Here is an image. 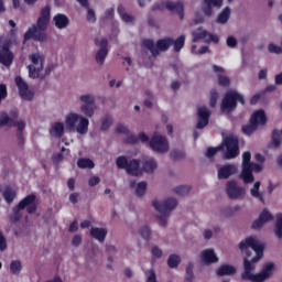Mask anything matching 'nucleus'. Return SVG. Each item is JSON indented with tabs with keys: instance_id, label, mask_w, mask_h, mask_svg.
<instances>
[{
	"instance_id": "4",
	"label": "nucleus",
	"mask_w": 282,
	"mask_h": 282,
	"mask_svg": "<svg viewBox=\"0 0 282 282\" xmlns=\"http://www.w3.org/2000/svg\"><path fill=\"white\" fill-rule=\"evenodd\" d=\"M36 196L35 194H29L20 203L13 207V214L10 215L11 224H17L21 220L22 214L21 212L26 208V213L29 215H34L37 209V205L35 203Z\"/></svg>"
},
{
	"instance_id": "38",
	"label": "nucleus",
	"mask_w": 282,
	"mask_h": 282,
	"mask_svg": "<svg viewBox=\"0 0 282 282\" xmlns=\"http://www.w3.org/2000/svg\"><path fill=\"white\" fill-rule=\"evenodd\" d=\"M275 237L282 239V213H278L275 216Z\"/></svg>"
},
{
	"instance_id": "44",
	"label": "nucleus",
	"mask_w": 282,
	"mask_h": 282,
	"mask_svg": "<svg viewBox=\"0 0 282 282\" xmlns=\"http://www.w3.org/2000/svg\"><path fill=\"white\" fill-rule=\"evenodd\" d=\"M224 150V145H218L216 148H208L207 152H206V156L208 159H213L215 158V155L219 152V151H223Z\"/></svg>"
},
{
	"instance_id": "23",
	"label": "nucleus",
	"mask_w": 282,
	"mask_h": 282,
	"mask_svg": "<svg viewBox=\"0 0 282 282\" xmlns=\"http://www.w3.org/2000/svg\"><path fill=\"white\" fill-rule=\"evenodd\" d=\"M127 173L131 176H141L142 175V169H140V161L137 159H132L128 162Z\"/></svg>"
},
{
	"instance_id": "40",
	"label": "nucleus",
	"mask_w": 282,
	"mask_h": 282,
	"mask_svg": "<svg viewBox=\"0 0 282 282\" xmlns=\"http://www.w3.org/2000/svg\"><path fill=\"white\" fill-rule=\"evenodd\" d=\"M271 144L273 148H279L281 144V133L278 129H273V133H271Z\"/></svg>"
},
{
	"instance_id": "8",
	"label": "nucleus",
	"mask_w": 282,
	"mask_h": 282,
	"mask_svg": "<svg viewBox=\"0 0 282 282\" xmlns=\"http://www.w3.org/2000/svg\"><path fill=\"white\" fill-rule=\"evenodd\" d=\"M144 48L149 50L153 57H158L160 55V52H167L171 46H173V39L172 37H165L158 40L156 45L154 44V41L151 39H145L143 41Z\"/></svg>"
},
{
	"instance_id": "11",
	"label": "nucleus",
	"mask_w": 282,
	"mask_h": 282,
	"mask_svg": "<svg viewBox=\"0 0 282 282\" xmlns=\"http://www.w3.org/2000/svg\"><path fill=\"white\" fill-rule=\"evenodd\" d=\"M221 147L226 148L224 153L225 160H234L240 154L239 139L235 135L227 137Z\"/></svg>"
},
{
	"instance_id": "25",
	"label": "nucleus",
	"mask_w": 282,
	"mask_h": 282,
	"mask_svg": "<svg viewBox=\"0 0 282 282\" xmlns=\"http://www.w3.org/2000/svg\"><path fill=\"white\" fill-rule=\"evenodd\" d=\"M202 260L204 264H213L219 261L217 254L214 249H206L202 252Z\"/></svg>"
},
{
	"instance_id": "58",
	"label": "nucleus",
	"mask_w": 282,
	"mask_h": 282,
	"mask_svg": "<svg viewBox=\"0 0 282 282\" xmlns=\"http://www.w3.org/2000/svg\"><path fill=\"white\" fill-rule=\"evenodd\" d=\"M139 142V138L135 134H129L126 139L127 144H137Z\"/></svg>"
},
{
	"instance_id": "33",
	"label": "nucleus",
	"mask_w": 282,
	"mask_h": 282,
	"mask_svg": "<svg viewBox=\"0 0 282 282\" xmlns=\"http://www.w3.org/2000/svg\"><path fill=\"white\" fill-rule=\"evenodd\" d=\"M118 13L124 23H130V24L134 23V17H132L131 14H128L122 4L118 7Z\"/></svg>"
},
{
	"instance_id": "16",
	"label": "nucleus",
	"mask_w": 282,
	"mask_h": 282,
	"mask_svg": "<svg viewBox=\"0 0 282 282\" xmlns=\"http://www.w3.org/2000/svg\"><path fill=\"white\" fill-rule=\"evenodd\" d=\"M227 194L230 199H241L246 195L243 187L238 186L236 181H230L227 184Z\"/></svg>"
},
{
	"instance_id": "64",
	"label": "nucleus",
	"mask_w": 282,
	"mask_h": 282,
	"mask_svg": "<svg viewBox=\"0 0 282 282\" xmlns=\"http://www.w3.org/2000/svg\"><path fill=\"white\" fill-rule=\"evenodd\" d=\"M275 85L282 86V72L278 75H275Z\"/></svg>"
},
{
	"instance_id": "14",
	"label": "nucleus",
	"mask_w": 282,
	"mask_h": 282,
	"mask_svg": "<svg viewBox=\"0 0 282 282\" xmlns=\"http://www.w3.org/2000/svg\"><path fill=\"white\" fill-rule=\"evenodd\" d=\"M80 101L84 104L82 106V111L84 115L88 118H93L95 115V98L91 95H82L80 96Z\"/></svg>"
},
{
	"instance_id": "34",
	"label": "nucleus",
	"mask_w": 282,
	"mask_h": 282,
	"mask_svg": "<svg viewBox=\"0 0 282 282\" xmlns=\"http://www.w3.org/2000/svg\"><path fill=\"white\" fill-rule=\"evenodd\" d=\"M64 130L65 128L63 122H55L51 129V134L56 138H62L64 135Z\"/></svg>"
},
{
	"instance_id": "7",
	"label": "nucleus",
	"mask_w": 282,
	"mask_h": 282,
	"mask_svg": "<svg viewBox=\"0 0 282 282\" xmlns=\"http://www.w3.org/2000/svg\"><path fill=\"white\" fill-rule=\"evenodd\" d=\"M238 102H240L242 106L246 105L243 95L236 90H229L223 99L221 111L227 113L235 111L238 107Z\"/></svg>"
},
{
	"instance_id": "26",
	"label": "nucleus",
	"mask_w": 282,
	"mask_h": 282,
	"mask_svg": "<svg viewBox=\"0 0 282 282\" xmlns=\"http://www.w3.org/2000/svg\"><path fill=\"white\" fill-rule=\"evenodd\" d=\"M53 22L55 23V26L58 30H65L69 25V19L67 18V15L63 13H57L53 18Z\"/></svg>"
},
{
	"instance_id": "47",
	"label": "nucleus",
	"mask_w": 282,
	"mask_h": 282,
	"mask_svg": "<svg viewBox=\"0 0 282 282\" xmlns=\"http://www.w3.org/2000/svg\"><path fill=\"white\" fill-rule=\"evenodd\" d=\"M217 99H218V91H217L216 88H213L210 90V99H209V105H210L212 108L216 107Z\"/></svg>"
},
{
	"instance_id": "2",
	"label": "nucleus",
	"mask_w": 282,
	"mask_h": 282,
	"mask_svg": "<svg viewBox=\"0 0 282 282\" xmlns=\"http://www.w3.org/2000/svg\"><path fill=\"white\" fill-rule=\"evenodd\" d=\"M51 21V7L46 6L41 9L40 18L37 19L36 24H33L25 34L24 43L34 40L35 42L44 43L46 41V31Z\"/></svg>"
},
{
	"instance_id": "30",
	"label": "nucleus",
	"mask_w": 282,
	"mask_h": 282,
	"mask_svg": "<svg viewBox=\"0 0 282 282\" xmlns=\"http://www.w3.org/2000/svg\"><path fill=\"white\" fill-rule=\"evenodd\" d=\"M237 272L236 268L229 264H224L218 268L217 275L218 276H230L235 275Z\"/></svg>"
},
{
	"instance_id": "29",
	"label": "nucleus",
	"mask_w": 282,
	"mask_h": 282,
	"mask_svg": "<svg viewBox=\"0 0 282 282\" xmlns=\"http://www.w3.org/2000/svg\"><path fill=\"white\" fill-rule=\"evenodd\" d=\"M261 182L257 181L253 187L250 189V194L253 198H257L262 205L265 204L263 194L260 192Z\"/></svg>"
},
{
	"instance_id": "57",
	"label": "nucleus",
	"mask_w": 282,
	"mask_h": 282,
	"mask_svg": "<svg viewBox=\"0 0 282 282\" xmlns=\"http://www.w3.org/2000/svg\"><path fill=\"white\" fill-rule=\"evenodd\" d=\"M145 95L149 97L148 99L144 100V106L149 109L152 108L153 104H152V93L150 90L145 91Z\"/></svg>"
},
{
	"instance_id": "56",
	"label": "nucleus",
	"mask_w": 282,
	"mask_h": 282,
	"mask_svg": "<svg viewBox=\"0 0 282 282\" xmlns=\"http://www.w3.org/2000/svg\"><path fill=\"white\" fill-rule=\"evenodd\" d=\"M7 239L3 235V232L0 230V251H4L7 249Z\"/></svg>"
},
{
	"instance_id": "5",
	"label": "nucleus",
	"mask_w": 282,
	"mask_h": 282,
	"mask_svg": "<svg viewBox=\"0 0 282 282\" xmlns=\"http://www.w3.org/2000/svg\"><path fill=\"white\" fill-rule=\"evenodd\" d=\"M263 166L259 163L251 162V152L247 151L242 154V172L240 178L245 184H252L254 182V173H261Z\"/></svg>"
},
{
	"instance_id": "24",
	"label": "nucleus",
	"mask_w": 282,
	"mask_h": 282,
	"mask_svg": "<svg viewBox=\"0 0 282 282\" xmlns=\"http://www.w3.org/2000/svg\"><path fill=\"white\" fill-rule=\"evenodd\" d=\"M2 196L8 205H11L18 196L17 188L11 185H6L2 192Z\"/></svg>"
},
{
	"instance_id": "1",
	"label": "nucleus",
	"mask_w": 282,
	"mask_h": 282,
	"mask_svg": "<svg viewBox=\"0 0 282 282\" xmlns=\"http://www.w3.org/2000/svg\"><path fill=\"white\" fill-rule=\"evenodd\" d=\"M239 249L247 256L243 259L245 271L241 273L243 281L264 282L274 271V263L269 262L262 265L261 272L254 274L256 263L263 258L264 246L260 243L254 237L250 236L239 243Z\"/></svg>"
},
{
	"instance_id": "21",
	"label": "nucleus",
	"mask_w": 282,
	"mask_h": 282,
	"mask_svg": "<svg viewBox=\"0 0 282 282\" xmlns=\"http://www.w3.org/2000/svg\"><path fill=\"white\" fill-rule=\"evenodd\" d=\"M163 6H165L166 10H170V12H176L178 14L180 20H184V6L181 1L177 2H171V1H165L163 2Z\"/></svg>"
},
{
	"instance_id": "10",
	"label": "nucleus",
	"mask_w": 282,
	"mask_h": 282,
	"mask_svg": "<svg viewBox=\"0 0 282 282\" xmlns=\"http://www.w3.org/2000/svg\"><path fill=\"white\" fill-rule=\"evenodd\" d=\"M79 121L78 126L76 127V123ZM66 126L68 130H75L82 134L85 135L88 132V127H89V120L85 117H82L75 112H70L66 117Z\"/></svg>"
},
{
	"instance_id": "17",
	"label": "nucleus",
	"mask_w": 282,
	"mask_h": 282,
	"mask_svg": "<svg viewBox=\"0 0 282 282\" xmlns=\"http://www.w3.org/2000/svg\"><path fill=\"white\" fill-rule=\"evenodd\" d=\"M96 46H99L100 50L96 55L97 64L104 65L106 57L108 56V40L102 39L100 42L98 39H95Z\"/></svg>"
},
{
	"instance_id": "35",
	"label": "nucleus",
	"mask_w": 282,
	"mask_h": 282,
	"mask_svg": "<svg viewBox=\"0 0 282 282\" xmlns=\"http://www.w3.org/2000/svg\"><path fill=\"white\" fill-rule=\"evenodd\" d=\"M208 36V32L206 30H203L202 28H198L196 31L193 32V42L197 43L202 40H205Z\"/></svg>"
},
{
	"instance_id": "27",
	"label": "nucleus",
	"mask_w": 282,
	"mask_h": 282,
	"mask_svg": "<svg viewBox=\"0 0 282 282\" xmlns=\"http://www.w3.org/2000/svg\"><path fill=\"white\" fill-rule=\"evenodd\" d=\"M107 234L108 231L106 228L91 227V230H90L91 238L98 240L101 243L105 242Z\"/></svg>"
},
{
	"instance_id": "53",
	"label": "nucleus",
	"mask_w": 282,
	"mask_h": 282,
	"mask_svg": "<svg viewBox=\"0 0 282 282\" xmlns=\"http://www.w3.org/2000/svg\"><path fill=\"white\" fill-rule=\"evenodd\" d=\"M162 254H163V251L158 246H154L152 248V257H153V259H161Z\"/></svg>"
},
{
	"instance_id": "63",
	"label": "nucleus",
	"mask_w": 282,
	"mask_h": 282,
	"mask_svg": "<svg viewBox=\"0 0 282 282\" xmlns=\"http://www.w3.org/2000/svg\"><path fill=\"white\" fill-rule=\"evenodd\" d=\"M73 246L78 247L82 243V237L79 235H75L72 240Z\"/></svg>"
},
{
	"instance_id": "28",
	"label": "nucleus",
	"mask_w": 282,
	"mask_h": 282,
	"mask_svg": "<svg viewBox=\"0 0 282 282\" xmlns=\"http://www.w3.org/2000/svg\"><path fill=\"white\" fill-rule=\"evenodd\" d=\"M223 0H205L204 12L207 17H212L213 8H221Z\"/></svg>"
},
{
	"instance_id": "48",
	"label": "nucleus",
	"mask_w": 282,
	"mask_h": 282,
	"mask_svg": "<svg viewBox=\"0 0 282 282\" xmlns=\"http://www.w3.org/2000/svg\"><path fill=\"white\" fill-rule=\"evenodd\" d=\"M218 85L220 87L227 88L230 86V79L227 76L218 75Z\"/></svg>"
},
{
	"instance_id": "22",
	"label": "nucleus",
	"mask_w": 282,
	"mask_h": 282,
	"mask_svg": "<svg viewBox=\"0 0 282 282\" xmlns=\"http://www.w3.org/2000/svg\"><path fill=\"white\" fill-rule=\"evenodd\" d=\"M238 172V169L234 164H226L224 166H220L218 170V178L219 180H228L232 175H235Z\"/></svg>"
},
{
	"instance_id": "37",
	"label": "nucleus",
	"mask_w": 282,
	"mask_h": 282,
	"mask_svg": "<svg viewBox=\"0 0 282 282\" xmlns=\"http://www.w3.org/2000/svg\"><path fill=\"white\" fill-rule=\"evenodd\" d=\"M77 166L82 170H85V169H89V170H93L95 167V163L93 162V160L90 159H79L77 161Z\"/></svg>"
},
{
	"instance_id": "3",
	"label": "nucleus",
	"mask_w": 282,
	"mask_h": 282,
	"mask_svg": "<svg viewBox=\"0 0 282 282\" xmlns=\"http://www.w3.org/2000/svg\"><path fill=\"white\" fill-rule=\"evenodd\" d=\"M19 118V111L17 109H13L8 115L6 111L0 112V128L2 127H9V128H18L17 137L20 140V144H24V137L23 131L26 127V123L24 120L17 121Z\"/></svg>"
},
{
	"instance_id": "19",
	"label": "nucleus",
	"mask_w": 282,
	"mask_h": 282,
	"mask_svg": "<svg viewBox=\"0 0 282 282\" xmlns=\"http://www.w3.org/2000/svg\"><path fill=\"white\" fill-rule=\"evenodd\" d=\"M210 119V112L207 107H199L198 108V123L196 126L197 129L202 130L205 129Z\"/></svg>"
},
{
	"instance_id": "6",
	"label": "nucleus",
	"mask_w": 282,
	"mask_h": 282,
	"mask_svg": "<svg viewBox=\"0 0 282 282\" xmlns=\"http://www.w3.org/2000/svg\"><path fill=\"white\" fill-rule=\"evenodd\" d=\"M177 205L178 202L174 197L166 198L163 204H161L159 200H153V207L161 214L158 216V220L161 227L167 226V218L170 217V213L174 210Z\"/></svg>"
},
{
	"instance_id": "42",
	"label": "nucleus",
	"mask_w": 282,
	"mask_h": 282,
	"mask_svg": "<svg viewBox=\"0 0 282 282\" xmlns=\"http://www.w3.org/2000/svg\"><path fill=\"white\" fill-rule=\"evenodd\" d=\"M191 187L187 185H180L174 187L173 192L178 196L185 197L189 194Z\"/></svg>"
},
{
	"instance_id": "45",
	"label": "nucleus",
	"mask_w": 282,
	"mask_h": 282,
	"mask_svg": "<svg viewBox=\"0 0 282 282\" xmlns=\"http://www.w3.org/2000/svg\"><path fill=\"white\" fill-rule=\"evenodd\" d=\"M128 164H129V161L124 155L117 158V166L119 170H127Z\"/></svg>"
},
{
	"instance_id": "62",
	"label": "nucleus",
	"mask_w": 282,
	"mask_h": 282,
	"mask_svg": "<svg viewBox=\"0 0 282 282\" xmlns=\"http://www.w3.org/2000/svg\"><path fill=\"white\" fill-rule=\"evenodd\" d=\"M100 183V178L98 176H93L89 180V186L95 187Z\"/></svg>"
},
{
	"instance_id": "49",
	"label": "nucleus",
	"mask_w": 282,
	"mask_h": 282,
	"mask_svg": "<svg viewBox=\"0 0 282 282\" xmlns=\"http://www.w3.org/2000/svg\"><path fill=\"white\" fill-rule=\"evenodd\" d=\"M140 235L144 240H149L151 238V228L149 226H143L140 230Z\"/></svg>"
},
{
	"instance_id": "54",
	"label": "nucleus",
	"mask_w": 282,
	"mask_h": 282,
	"mask_svg": "<svg viewBox=\"0 0 282 282\" xmlns=\"http://www.w3.org/2000/svg\"><path fill=\"white\" fill-rule=\"evenodd\" d=\"M269 53L282 54V47L271 43V44H269Z\"/></svg>"
},
{
	"instance_id": "13",
	"label": "nucleus",
	"mask_w": 282,
	"mask_h": 282,
	"mask_svg": "<svg viewBox=\"0 0 282 282\" xmlns=\"http://www.w3.org/2000/svg\"><path fill=\"white\" fill-rule=\"evenodd\" d=\"M150 147L154 152L164 154L169 151V141L163 135H154L150 141Z\"/></svg>"
},
{
	"instance_id": "39",
	"label": "nucleus",
	"mask_w": 282,
	"mask_h": 282,
	"mask_svg": "<svg viewBox=\"0 0 282 282\" xmlns=\"http://www.w3.org/2000/svg\"><path fill=\"white\" fill-rule=\"evenodd\" d=\"M185 45V35H180L176 40L173 39V45L175 53H180Z\"/></svg>"
},
{
	"instance_id": "52",
	"label": "nucleus",
	"mask_w": 282,
	"mask_h": 282,
	"mask_svg": "<svg viewBox=\"0 0 282 282\" xmlns=\"http://www.w3.org/2000/svg\"><path fill=\"white\" fill-rule=\"evenodd\" d=\"M116 132L118 134H126V135H129V133H130L129 129L126 126H123L122 123H119L117 126Z\"/></svg>"
},
{
	"instance_id": "61",
	"label": "nucleus",
	"mask_w": 282,
	"mask_h": 282,
	"mask_svg": "<svg viewBox=\"0 0 282 282\" xmlns=\"http://www.w3.org/2000/svg\"><path fill=\"white\" fill-rule=\"evenodd\" d=\"M209 40H207V43H215L218 44L219 43V36L217 34H212L208 33Z\"/></svg>"
},
{
	"instance_id": "46",
	"label": "nucleus",
	"mask_w": 282,
	"mask_h": 282,
	"mask_svg": "<svg viewBox=\"0 0 282 282\" xmlns=\"http://www.w3.org/2000/svg\"><path fill=\"white\" fill-rule=\"evenodd\" d=\"M185 158V152L183 150H173L171 152V159L173 161H180L183 160Z\"/></svg>"
},
{
	"instance_id": "59",
	"label": "nucleus",
	"mask_w": 282,
	"mask_h": 282,
	"mask_svg": "<svg viewBox=\"0 0 282 282\" xmlns=\"http://www.w3.org/2000/svg\"><path fill=\"white\" fill-rule=\"evenodd\" d=\"M147 282H158L156 273L153 269L149 270Z\"/></svg>"
},
{
	"instance_id": "12",
	"label": "nucleus",
	"mask_w": 282,
	"mask_h": 282,
	"mask_svg": "<svg viewBox=\"0 0 282 282\" xmlns=\"http://www.w3.org/2000/svg\"><path fill=\"white\" fill-rule=\"evenodd\" d=\"M30 61L33 65H29V77L32 79L40 78V74L43 70L44 66V56H41L39 53H34L30 55Z\"/></svg>"
},
{
	"instance_id": "36",
	"label": "nucleus",
	"mask_w": 282,
	"mask_h": 282,
	"mask_svg": "<svg viewBox=\"0 0 282 282\" xmlns=\"http://www.w3.org/2000/svg\"><path fill=\"white\" fill-rule=\"evenodd\" d=\"M231 10L229 7H226L221 13L218 15L217 22L220 24H226L229 21Z\"/></svg>"
},
{
	"instance_id": "15",
	"label": "nucleus",
	"mask_w": 282,
	"mask_h": 282,
	"mask_svg": "<svg viewBox=\"0 0 282 282\" xmlns=\"http://www.w3.org/2000/svg\"><path fill=\"white\" fill-rule=\"evenodd\" d=\"M15 85L19 89V95L23 100H26V101L33 100L34 94L29 89L28 84L24 82V79L21 76L15 77Z\"/></svg>"
},
{
	"instance_id": "32",
	"label": "nucleus",
	"mask_w": 282,
	"mask_h": 282,
	"mask_svg": "<svg viewBox=\"0 0 282 282\" xmlns=\"http://www.w3.org/2000/svg\"><path fill=\"white\" fill-rule=\"evenodd\" d=\"M156 161L154 159H148L143 162V169H141L142 173H153L156 170Z\"/></svg>"
},
{
	"instance_id": "60",
	"label": "nucleus",
	"mask_w": 282,
	"mask_h": 282,
	"mask_svg": "<svg viewBox=\"0 0 282 282\" xmlns=\"http://www.w3.org/2000/svg\"><path fill=\"white\" fill-rule=\"evenodd\" d=\"M238 42H237V39L235 36H229L227 39V45L228 47L230 48H235L237 46Z\"/></svg>"
},
{
	"instance_id": "50",
	"label": "nucleus",
	"mask_w": 282,
	"mask_h": 282,
	"mask_svg": "<svg viewBox=\"0 0 282 282\" xmlns=\"http://www.w3.org/2000/svg\"><path fill=\"white\" fill-rule=\"evenodd\" d=\"M113 119L111 117H106L101 122V130L107 131L112 126Z\"/></svg>"
},
{
	"instance_id": "20",
	"label": "nucleus",
	"mask_w": 282,
	"mask_h": 282,
	"mask_svg": "<svg viewBox=\"0 0 282 282\" xmlns=\"http://www.w3.org/2000/svg\"><path fill=\"white\" fill-rule=\"evenodd\" d=\"M12 63H13V54L9 50V45L3 44L2 50H0V64L6 67H9L12 65Z\"/></svg>"
},
{
	"instance_id": "18",
	"label": "nucleus",
	"mask_w": 282,
	"mask_h": 282,
	"mask_svg": "<svg viewBox=\"0 0 282 282\" xmlns=\"http://www.w3.org/2000/svg\"><path fill=\"white\" fill-rule=\"evenodd\" d=\"M274 217L272 214L267 208H264L262 209V213H260V217L253 221L252 229L259 230L263 227L264 224L272 221Z\"/></svg>"
},
{
	"instance_id": "43",
	"label": "nucleus",
	"mask_w": 282,
	"mask_h": 282,
	"mask_svg": "<svg viewBox=\"0 0 282 282\" xmlns=\"http://www.w3.org/2000/svg\"><path fill=\"white\" fill-rule=\"evenodd\" d=\"M10 270L12 274H20L22 270V264L19 260H13L10 264Z\"/></svg>"
},
{
	"instance_id": "55",
	"label": "nucleus",
	"mask_w": 282,
	"mask_h": 282,
	"mask_svg": "<svg viewBox=\"0 0 282 282\" xmlns=\"http://www.w3.org/2000/svg\"><path fill=\"white\" fill-rule=\"evenodd\" d=\"M87 21L89 23H96V21H97L96 13H95V11L93 9H88Z\"/></svg>"
},
{
	"instance_id": "51",
	"label": "nucleus",
	"mask_w": 282,
	"mask_h": 282,
	"mask_svg": "<svg viewBox=\"0 0 282 282\" xmlns=\"http://www.w3.org/2000/svg\"><path fill=\"white\" fill-rule=\"evenodd\" d=\"M8 98V89L6 84H0V105Z\"/></svg>"
},
{
	"instance_id": "41",
	"label": "nucleus",
	"mask_w": 282,
	"mask_h": 282,
	"mask_svg": "<svg viewBox=\"0 0 282 282\" xmlns=\"http://www.w3.org/2000/svg\"><path fill=\"white\" fill-rule=\"evenodd\" d=\"M181 263V257L178 254H170L167 259V264L171 269L177 268L178 264Z\"/></svg>"
},
{
	"instance_id": "9",
	"label": "nucleus",
	"mask_w": 282,
	"mask_h": 282,
	"mask_svg": "<svg viewBox=\"0 0 282 282\" xmlns=\"http://www.w3.org/2000/svg\"><path fill=\"white\" fill-rule=\"evenodd\" d=\"M268 119L264 110L260 109L254 111L248 124L242 126V133L247 137H251L259 126H264Z\"/></svg>"
},
{
	"instance_id": "31",
	"label": "nucleus",
	"mask_w": 282,
	"mask_h": 282,
	"mask_svg": "<svg viewBox=\"0 0 282 282\" xmlns=\"http://www.w3.org/2000/svg\"><path fill=\"white\" fill-rule=\"evenodd\" d=\"M135 186H137L135 195L138 197H142L147 191V186H148L147 182L142 181V182L138 183V185H137V181H130V187L135 188Z\"/></svg>"
}]
</instances>
